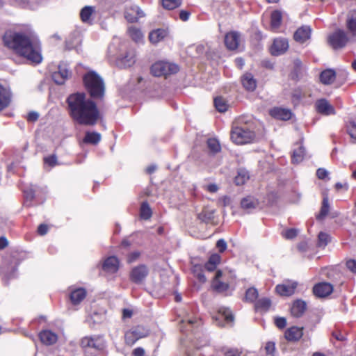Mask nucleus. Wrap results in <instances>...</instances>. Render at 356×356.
Returning <instances> with one entry per match:
<instances>
[{"mask_svg": "<svg viewBox=\"0 0 356 356\" xmlns=\"http://www.w3.org/2000/svg\"><path fill=\"white\" fill-rule=\"evenodd\" d=\"M3 41L4 45L14 54L30 63L39 64L42 62L40 44L31 33L7 32L3 35Z\"/></svg>", "mask_w": 356, "mask_h": 356, "instance_id": "f257e3e1", "label": "nucleus"}, {"mask_svg": "<svg viewBox=\"0 0 356 356\" xmlns=\"http://www.w3.org/2000/svg\"><path fill=\"white\" fill-rule=\"evenodd\" d=\"M67 102L70 116L79 124L92 126L97 123L99 118L97 105L84 93L70 95Z\"/></svg>", "mask_w": 356, "mask_h": 356, "instance_id": "f03ea898", "label": "nucleus"}, {"mask_svg": "<svg viewBox=\"0 0 356 356\" xmlns=\"http://www.w3.org/2000/svg\"><path fill=\"white\" fill-rule=\"evenodd\" d=\"M83 82L92 97L99 98L104 95V83L102 77L96 72H88L83 76Z\"/></svg>", "mask_w": 356, "mask_h": 356, "instance_id": "7ed1b4c3", "label": "nucleus"}, {"mask_svg": "<svg viewBox=\"0 0 356 356\" xmlns=\"http://www.w3.org/2000/svg\"><path fill=\"white\" fill-rule=\"evenodd\" d=\"M255 138V134L248 124H241L236 122L231 131V139L237 145L252 143Z\"/></svg>", "mask_w": 356, "mask_h": 356, "instance_id": "20e7f679", "label": "nucleus"}, {"mask_svg": "<svg viewBox=\"0 0 356 356\" xmlns=\"http://www.w3.org/2000/svg\"><path fill=\"white\" fill-rule=\"evenodd\" d=\"M81 346L86 354L92 355L102 351L106 347V341L102 336L83 337Z\"/></svg>", "mask_w": 356, "mask_h": 356, "instance_id": "39448f33", "label": "nucleus"}, {"mask_svg": "<svg viewBox=\"0 0 356 356\" xmlns=\"http://www.w3.org/2000/svg\"><path fill=\"white\" fill-rule=\"evenodd\" d=\"M179 70V67L177 64L163 60L157 61L151 67V72L154 76L167 77L176 74Z\"/></svg>", "mask_w": 356, "mask_h": 356, "instance_id": "423d86ee", "label": "nucleus"}, {"mask_svg": "<svg viewBox=\"0 0 356 356\" xmlns=\"http://www.w3.org/2000/svg\"><path fill=\"white\" fill-rule=\"evenodd\" d=\"M149 330L143 326H137L131 328L125 333V342L129 346H132L138 339L145 337L148 335Z\"/></svg>", "mask_w": 356, "mask_h": 356, "instance_id": "0eeeda50", "label": "nucleus"}, {"mask_svg": "<svg viewBox=\"0 0 356 356\" xmlns=\"http://www.w3.org/2000/svg\"><path fill=\"white\" fill-rule=\"evenodd\" d=\"M328 41L333 49H341L346 45L348 38L344 31L338 29L329 36Z\"/></svg>", "mask_w": 356, "mask_h": 356, "instance_id": "6e6552de", "label": "nucleus"}, {"mask_svg": "<svg viewBox=\"0 0 356 356\" xmlns=\"http://www.w3.org/2000/svg\"><path fill=\"white\" fill-rule=\"evenodd\" d=\"M227 273L222 270H217L212 281V287L218 292L228 289L229 282L227 280Z\"/></svg>", "mask_w": 356, "mask_h": 356, "instance_id": "1a4fd4ad", "label": "nucleus"}, {"mask_svg": "<svg viewBox=\"0 0 356 356\" xmlns=\"http://www.w3.org/2000/svg\"><path fill=\"white\" fill-rule=\"evenodd\" d=\"M148 274V268L144 264H140L131 269L129 277L131 282L136 284H141L147 277Z\"/></svg>", "mask_w": 356, "mask_h": 356, "instance_id": "9d476101", "label": "nucleus"}, {"mask_svg": "<svg viewBox=\"0 0 356 356\" xmlns=\"http://www.w3.org/2000/svg\"><path fill=\"white\" fill-rule=\"evenodd\" d=\"M145 17V13L136 5H131L126 8L124 17L130 23L138 22L140 18Z\"/></svg>", "mask_w": 356, "mask_h": 356, "instance_id": "9b49d317", "label": "nucleus"}, {"mask_svg": "<svg viewBox=\"0 0 356 356\" xmlns=\"http://www.w3.org/2000/svg\"><path fill=\"white\" fill-rule=\"evenodd\" d=\"M288 40L283 38H275L272 44L270 51L273 56H280L284 54L289 49Z\"/></svg>", "mask_w": 356, "mask_h": 356, "instance_id": "f8f14e48", "label": "nucleus"}, {"mask_svg": "<svg viewBox=\"0 0 356 356\" xmlns=\"http://www.w3.org/2000/svg\"><path fill=\"white\" fill-rule=\"evenodd\" d=\"M213 319L219 326H224L225 324L222 323V321L227 323H231L234 321V317L229 309L221 308L218 314L213 317Z\"/></svg>", "mask_w": 356, "mask_h": 356, "instance_id": "ddd939ff", "label": "nucleus"}, {"mask_svg": "<svg viewBox=\"0 0 356 356\" xmlns=\"http://www.w3.org/2000/svg\"><path fill=\"white\" fill-rule=\"evenodd\" d=\"M240 34L236 31H232L225 35V44L229 50L236 49L240 44Z\"/></svg>", "mask_w": 356, "mask_h": 356, "instance_id": "4468645a", "label": "nucleus"}, {"mask_svg": "<svg viewBox=\"0 0 356 356\" xmlns=\"http://www.w3.org/2000/svg\"><path fill=\"white\" fill-rule=\"evenodd\" d=\"M297 285L298 284L296 282H285L277 285L275 291L280 296H289L294 293Z\"/></svg>", "mask_w": 356, "mask_h": 356, "instance_id": "2eb2a0df", "label": "nucleus"}, {"mask_svg": "<svg viewBox=\"0 0 356 356\" xmlns=\"http://www.w3.org/2000/svg\"><path fill=\"white\" fill-rule=\"evenodd\" d=\"M70 72L65 65H60L58 66V71L52 74V79L56 84H63L69 78Z\"/></svg>", "mask_w": 356, "mask_h": 356, "instance_id": "dca6fc26", "label": "nucleus"}, {"mask_svg": "<svg viewBox=\"0 0 356 356\" xmlns=\"http://www.w3.org/2000/svg\"><path fill=\"white\" fill-rule=\"evenodd\" d=\"M333 291V286L327 282H321L316 284L313 288L314 293L318 297H325Z\"/></svg>", "mask_w": 356, "mask_h": 356, "instance_id": "f3484780", "label": "nucleus"}, {"mask_svg": "<svg viewBox=\"0 0 356 356\" xmlns=\"http://www.w3.org/2000/svg\"><path fill=\"white\" fill-rule=\"evenodd\" d=\"M316 107L318 113L325 115L336 113L334 107L325 99L318 100L316 103Z\"/></svg>", "mask_w": 356, "mask_h": 356, "instance_id": "a211bd4d", "label": "nucleus"}, {"mask_svg": "<svg viewBox=\"0 0 356 356\" xmlns=\"http://www.w3.org/2000/svg\"><path fill=\"white\" fill-rule=\"evenodd\" d=\"M103 270L108 273H115L119 268V261L117 257H108L103 263Z\"/></svg>", "mask_w": 356, "mask_h": 356, "instance_id": "6ab92c4d", "label": "nucleus"}, {"mask_svg": "<svg viewBox=\"0 0 356 356\" xmlns=\"http://www.w3.org/2000/svg\"><path fill=\"white\" fill-rule=\"evenodd\" d=\"M303 335V327L296 326L289 328L284 334L285 338L289 341H297Z\"/></svg>", "mask_w": 356, "mask_h": 356, "instance_id": "aec40b11", "label": "nucleus"}, {"mask_svg": "<svg viewBox=\"0 0 356 356\" xmlns=\"http://www.w3.org/2000/svg\"><path fill=\"white\" fill-rule=\"evenodd\" d=\"M136 62V53L135 51L131 49L126 52L122 56L118 62V65L122 67H129L132 66Z\"/></svg>", "mask_w": 356, "mask_h": 356, "instance_id": "412c9836", "label": "nucleus"}, {"mask_svg": "<svg viewBox=\"0 0 356 356\" xmlns=\"http://www.w3.org/2000/svg\"><path fill=\"white\" fill-rule=\"evenodd\" d=\"M168 35V29H157L149 33V39L152 43L156 44Z\"/></svg>", "mask_w": 356, "mask_h": 356, "instance_id": "4be33fe9", "label": "nucleus"}, {"mask_svg": "<svg viewBox=\"0 0 356 356\" xmlns=\"http://www.w3.org/2000/svg\"><path fill=\"white\" fill-rule=\"evenodd\" d=\"M312 30L309 26H303L299 28L294 33L296 41L303 43L310 38Z\"/></svg>", "mask_w": 356, "mask_h": 356, "instance_id": "5701e85b", "label": "nucleus"}, {"mask_svg": "<svg viewBox=\"0 0 356 356\" xmlns=\"http://www.w3.org/2000/svg\"><path fill=\"white\" fill-rule=\"evenodd\" d=\"M346 28L353 37H356V10H350L346 19Z\"/></svg>", "mask_w": 356, "mask_h": 356, "instance_id": "b1692460", "label": "nucleus"}, {"mask_svg": "<svg viewBox=\"0 0 356 356\" xmlns=\"http://www.w3.org/2000/svg\"><path fill=\"white\" fill-rule=\"evenodd\" d=\"M270 113L272 117L282 120H288L291 118V111L282 108H275Z\"/></svg>", "mask_w": 356, "mask_h": 356, "instance_id": "393cba45", "label": "nucleus"}, {"mask_svg": "<svg viewBox=\"0 0 356 356\" xmlns=\"http://www.w3.org/2000/svg\"><path fill=\"white\" fill-rule=\"evenodd\" d=\"M86 296V291L83 288L73 290L70 296L71 302L74 305H79Z\"/></svg>", "mask_w": 356, "mask_h": 356, "instance_id": "a878e982", "label": "nucleus"}, {"mask_svg": "<svg viewBox=\"0 0 356 356\" xmlns=\"http://www.w3.org/2000/svg\"><path fill=\"white\" fill-rule=\"evenodd\" d=\"M336 79V72L334 70L327 69L323 71L320 75L321 82L325 85L332 84Z\"/></svg>", "mask_w": 356, "mask_h": 356, "instance_id": "bb28decb", "label": "nucleus"}, {"mask_svg": "<svg viewBox=\"0 0 356 356\" xmlns=\"http://www.w3.org/2000/svg\"><path fill=\"white\" fill-rule=\"evenodd\" d=\"M39 336L42 343L46 345L54 344L57 341L58 339L57 335L49 330H44L41 332Z\"/></svg>", "mask_w": 356, "mask_h": 356, "instance_id": "cd10ccee", "label": "nucleus"}, {"mask_svg": "<svg viewBox=\"0 0 356 356\" xmlns=\"http://www.w3.org/2000/svg\"><path fill=\"white\" fill-rule=\"evenodd\" d=\"M242 84L243 87L249 91H253L257 87V81L252 74L246 73L242 76Z\"/></svg>", "mask_w": 356, "mask_h": 356, "instance_id": "c85d7f7f", "label": "nucleus"}, {"mask_svg": "<svg viewBox=\"0 0 356 356\" xmlns=\"http://www.w3.org/2000/svg\"><path fill=\"white\" fill-rule=\"evenodd\" d=\"M306 309L305 302L298 300H296L291 308V314L295 317H300Z\"/></svg>", "mask_w": 356, "mask_h": 356, "instance_id": "c756f323", "label": "nucleus"}, {"mask_svg": "<svg viewBox=\"0 0 356 356\" xmlns=\"http://www.w3.org/2000/svg\"><path fill=\"white\" fill-rule=\"evenodd\" d=\"M10 93L0 84V111L10 105Z\"/></svg>", "mask_w": 356, "mask_h": 356, "instance_id": "7c9ffc66", "label": "nucleus"}, {"mask_svg": "<svg viewBox=\"0 0 356 356\" xmlns=\"http://www.w3.org/2000/svg\"><path fill=\"white\" fill-rule=\"evenodd\" d=\"M129 36L136 42H142L143 40V33L139 28L130 26L127 30Z\"/></svg>", "mask_w": 356, "mask_h": 356, "instance_id": "2f4dec72", "label": "nucleus"}, {"mask_svg": "<svg viewBox=\"0 0 356 356\" xmlns=\"http://www.w3.org/2000/svg\"><path fill=\"white\" fill-rule=\"evenodd\" d=\"M215 210L210 208H204L198 214V218L204 222H210L214 219Z\"/></svg>", "mask_w": 356, "mask_h": 356, "instance_id": "473e14b6", "label": "nucleus"}, {"mask_svg": "<svg viewBox=\"0 0 356 356\" xmlns=\"http://www.w3.org/2000/svg\"><path fill=\"white\" fill-rule=\"evenodd\" d=\"M282 13L279 10H275L271 13L270 27L273 30H277L282 22Z\"/></svg>", "mask_w": 356, "mask_h": 356, "instance_id": "72a5a7b5", "label": "nucleus"}, {"mask_svg": "<svg viewBox=\"0 0 356 356\" xmlns=\"http://www.w3.org/2000/svg\"><path fill=\"white\" fill-rule=\"evenodd\" d=\"M250 179L249 172L245 169H239L237 175L235 177L236 185H243Z\"/></svg>", "mask_w": 356, "mask_h": 356, "instance_id": "f704fd0d", "label": "nucleus"}, {"mask_svg": "<svg viewBox=\"0 0 356 356\" xmlns=\"http://www.w3.org/2000/svg\"><path fill=\"white\" fill-rule=\"evenodd\" d=\"M241 204L243 209L250 211L258 205V201L252 197H247L241 200Z\"/></svg>", "mask_w": 356, "mask_h": 356, "instance_id": "c9c22d12", "label": "nucleus"}, {"mask_svg": "<svg viewBox=\"0 0 356 356\" xmlns=\"http://www.w3.org/2000/svg\"><path fill=\"white\" fill-rule=\"evenodd\" d=\"M102 138L101 134L97 132H86L83 142L86 143H90L96 145Z\"/></svg>", "mask_w": 356, "mask_h": 356, "instance_id": "e433bc0d", "label": "nucleus"}, {"mask_svg": "<svg viewBox=\"0 0 356 356\" xmlns=\"http://www.w3.org/2000/svg\"><path fill=\"white\" fill-rule=\"evenodd\" d=\"M104 318L105 314L104 312H99L93 311V312L87 318V321L89 323L97 324L103 321Z\"/></svg>", "mask_w": 356, "mask_h": 356, "instance_id": "4c0bfd02", "label": "nucleus"}, {"mask_svg": "<svg viewBox=\"0 0 356 356\" xmlns=\"http://www.w3.org/2000/svg\"><path fill=\"white\" fill-rule=\"evenodd\" d=\"M271 300L268 298L259 299L255 304L256 309L266 312L271 307Z\"/></svg>", "mask_w": 356, "mask_h": 356, "instance_id": "58836bf2", "label": "nucleus"}, {"mask_svg": "<svg viewBox=\"0 0 356 356\" xmlns=\"http://www.w3.org/2000/svg\"><path fill=\"white\" fill-rule=\"evenodd\" d=\"M95 9L92 6H85L83 8L80 13V17L83 22H88L90 20L91 15L94 13Z\"/></svg>", "mask_w": 356, "mask_h": 356, "instance_id": "ea45409f", "label": "nucleus"}, {"mask_svg": "<svg viewBox=\"0 0 356 356\" xmlns=\"http://www.w3.org/2000/svg\"><path fill=\"white\" fill-rule=\"evenodd\" d=\"M331 241L330 236L325 232H321L318 236V246L325 248Z\"/></svg>", "mask_w": 356, "mask_h": 356, "instance_id": "a19ab883", "label": "nucleus"}, {"mask_svg": "<svg viewBox=\"0 0 356 356\" xmlns=\"http://www.w3.org/2000/svg\"><path fill=\"white\" fill-rule=\"evenodd\" d=\"M214 105L219 112H225L228 108L227 101L221 97L214 99Z\"/></svg>", "mask_w": 356, "mask_h": 356, "instance_id": "79ce46f5", "label": "nucleus"}, {"mask_svg": "<svg viewBox=\"0 0 356 356\" xmlns=\"http://www.w3.org/2000/svg\"><path fill=\"white\" fill-rule=\"evenodd\" d=\"M330 209L329 201L327 197H325L323 200L322 207L319 214L317 216L318 220L324 218L328 213Z\"/></svg>", "mask_w": 356, "mask_h": 356, "instance_id": "37998d69", "label": "nucleus"}, {"mask_svg": "<svg viewBox=\"0 0 356 356\" xmlns=\"http://www.w3.org/2000/svg\"><path fill=\"white\" fill-rule=\"evenodd\" d=\"M258 296V291L255 288H249L245 292V300L247 302H253L257 300Z\"/></svg>", "mask_w": 356, "mask_h": 356, "instance_id": "c03bdc74", "label": "nucleus"}, {"mask_svg": "<svg viewBox=\"0 0 356 356\" xmlns=\"http://www.w3.org/2000/svg\"><path fill=\"white\" fill-rule=\"evenodd\" d=\"M305 150L302 147H299L297 149H295L292 156V161L294 163H298L302 161L304 158Z\"/></svg>", "mask_w": 356, "mask_h": 356, "instance_id": "a18cd8bd", "label": "nucleus"}, {"mask_svg": "<svg viewBox=\"0 0 356 356\" xmlns=\"http://www.w3.org/2000/svg\"><path fill=\"white\" fill-rule=\"evenodd\" d=\"M207 146L209 150L213 153H217L220 150L219 141L216 138L208 139Z\"/></svg>", "mask_w": 356, "mask_h": 356, "instance_id": "49530a36", "label": "nucleus"}, {"mask_svg": "<svg viewBox=\"0 0 356 356\" xmlns=\"http://www.w3.org/2000/svg\"><path fill=\"white\" fill-rule=\"evenodd\" d=\"M152 216V211L148 204L143 202L140 208V216L143 219H149Z\"/></svg>", "mask_w": 356, "mask_h": 356, "instance_id": "de8ad7c7", "label": "nucleus"}, {"mask_svg": "<svg viewBox=\"0 0 356 356\" xmlns=\"http://www.w3.org/2000/svg\"><path fill=\"white\" fill-rule=\"evenodd\" d=\"M181 4L179 0H163L162 5L163 8L168 10H172L179 7Z\"/></svg>", "mask_w": 356, "mask_h": 356, "instance_id": "09e8293b", "label": "nucleus"}, {"mask_svg": "<svg viewBox=\"0 0 356 356\" xmlns=\"http://www.w3.org/2000/svg\"><path fill=\"white\" fill-rule=\"evenodd\" d=\"M266 354L270 356H274L276 348L274 342L268 341L264 346Z\"/></svg>", "mask_w": 356, "mask_h": 356, "instance_id": "8fccbe9b", "label": "nucleus"}, {"mask_svg": "<svg viewBox=\"0 0 356 356\" xmlns=\"http://www.w3.org/2000/svg\"><path fill=\"white\" fill-rule=\"evenodd\" d=\"M298 230L296 229H289L284 231L282 235L287 239H292L297 236Z\"/></svg>", "mask_w": 356, "mask_h": 356, "instance_id": "3c124183", "label": "nucleus"}, {"mask_svg": "<svg viewBox=\"0 0 356 356\" xmlns=\"http://www.w3.org/2000/svg\"><path fill=\"white\" fill-rule=\"evenodd\" d=\"M45 164L49 165L51 167H54L57 165V158L55 155H51L44 159Z\"/></svg>", "mask_w": 356, "mask_h": 356, "instance_id": "603ef678", "label": "nucleus"}, {"mask_svg": "<svg viewBox=\"0 0 356 356\" xmlns=\"http://www.w3.org/2000/svg\"><path fill=\"white\" fill-rule=\"evenodd\" d=\"M195 273L197 278L200 282L204 283L207 281V278L202 273V270L200 266H195Z\"/></svg>", "mask_w": 356, "mask_h": 356, "instance_id": "864d4df0", "label": "nucleus"}, {"mask_svg": "<svg viewBox=\"0 0 356 356\" xmlns=\"http://www.w3.org/2000/svg\"><path fill=\"white\" fill-rule=\"evenodd\" d=\"M346 268L352 273H356V260L348 259L346 262Z\"/></svg>", "mask_w": 356, "mask_h": 356, "instance_id": "5fc2aeb1", "label": "nucleus"}, {"mask_svg": "<svg viewBox=\"0 0 356 356\" xmlns=\"http://www.w3.org/2000/svg\"><path fill=\"white\" fill-rule=\"evenodd\" d=\"M348 132L352 138L356 140V124L355 122H350L348 126Z\"/></svg>", "mask_w": 356, "mask_h": 356, "instance_id": "6e6d98bb", "label": "nucleus"}, {"mask_svg": "<svg viewBox=\"0 0 356 356\" xmlns=\"http://www.w3.org/2000/svg\"><path fill=\"white\" fill-rule=\"evenodd\" d=\"M329 175V172L325 168H318L316 171V176L320 179H323L327 177Z\"/></svg>", "mask_w": 356, "mask_h": 356, "instance_id": "4d7b16f0", "label": "nucleus"}, {"mask_svg": "<svg viewBox=\"0 0 356 356\" xmlns=\"http://www.w3.org/2000/svg\"><path fill=\"white\" fill-rule=\"evenodd\" d=\"M275 323L277 327L282 329L286 325V321L283 317H278L275 318Z\"/></svg>", "mask_w": 356, "mask_h": 356, "instance_id": "13d9d810", "label": "nucleus"}, {"mask_svg": "<svg viewBox=\"0 0 356 356\" xmlns=\"http://www.w3.org/2000/svg\"><path fill=\"white\" fill-rule=\"evenodd\" d=\"M209 263L212 264H214L217 266L218 264H220V255L217 254H212L209 261H208Z\"/></svg>", "mask_w": 356, "mask_h": 356, "instance_id": "bf43d9fd", "label": "nucleus"}, {"mask_svg": "<svg viewBox=\"0 0 356 356\" xmlns=\"http://www.w3.org/2000/svg\"><path fill=\"white\" fill-rule=\"evenodd\" d=\"M140 257V252H134L129 254V255L127 257V262L128 263H132L135 261L138 257Z\"/></svg>", "mask_w": 356, "mask_h": 356, "instance_id": "052dcab7", "label": "nucleus"}, {"mask_svg": "<svg viewBox=\"0 0 356 356\" xmlns=\"http://www.w3.org/2000/svg\"><path fill=\"white\" fill-rule=\"evenodd\" d=\"M216 246L220 252H222L227 248V243L223 239H220L216 243Z\"/></svg>", "mask_w": 356, "mask_h": 356, "instance_id": "680f3d73", "label": "nucleus"}, {"mask_svg": "<svg viewBox=\"0 0 356 356\" xmlns=\"http://www.w3.org/2000/svg\"><path fill=\"white\" fill-rule=\"evenodd\" d=\"M190 13L186 10H181L179 13V18L184 21L186 22L189 19Z\"/></svg>", "mask_w": 356, "mask_h": 356, "instance_id": "e2e57ef3", "label": "nucleus"}, {"mask_svg": "<svg viewBox=\"0 0 356 356\" xmlns=\"http://www.w3.org/2000/svg\"><path fill=\"white\" fill-rule=\"evenodd\" d=\"M48 227L46 225L41 224L38 228V232L40 235H44L47 233Z\"/></svg>", "mask_w": 356, "mask_h": 356, "instance_id": "0e129e2a", "label": "nucleus"}, {"mask_svg": "<svg viewBox=\"0 0 356 356\" xmlns=\"http://www.w3.org/2000/svg\"><path fill=\"white\" fill-rule=\"evenodd\" d=\"M134 356H144L145 350L142 348H136L133 351Z\"/></svg>", "mask_w": 356, "mask_h": 356, "instance_id": "69168bd1", "label": "nucleus"}, {"mask_svg": "<svg viewBox=\"0 0 356 356\" xmlns=\"http://www.w3.org/2000/svg\"><path fill=\"white\" fill-rule=\"evenodd\" d=\"M38 117L39 115L38 113L31 112L29 113L27 118L29 121H35L36 120H38Z\"/></svg>", "mask_w": 356, "mask_h": 356, "instance_id": "338daca9", "label": "nucleus"}, {"mask_svg": "<svg viewBox=\"0 0 356 356\" xmlns=\"http://www.w3.org/2000/svg\"><path fill=\"white\" fill-rule=\"evenodd\" d=\"M207 189L211 193H215L218 190V187L216 184H211L207 186Z\"/></svg>", "mask_w": 356, "mask_h": 356, "instance_id": "774afa93", "label": "nucleus"}]
</instances>
